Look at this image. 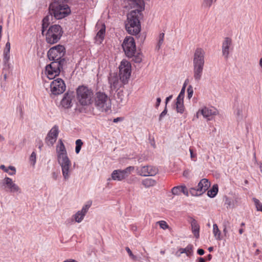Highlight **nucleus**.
<instances>
[{
	"mask_svg": "<svg viewBox=\"0 0 262 262\" xmlns=\"http://www.w3.org/2000/svg\"><path fill=\"white\" fill-rule=\"evenodd\" d=\"M259 66L261 68H262V58H261L259 60Z\"/></svg>",
	"mask_w": 262,
	"mask_h": 262,
	"instance_id": "61",
	"label": "nucleus"
},
{
	"mask_svg": "<svg viewBox=\"0 0 262 262\" xmlns=\"http://www.w3.org/2000/svg\"><path fill=\"white\" fill-rule=\"evenodd\" d=\"M65 262H76V260L72 259H68L64 261Z\"/></svg>",
	"mask_w": 262,
	"mask_h": 262,
	"instance_id": "54",
	"label": "nucleus"
},
{
	"mask_svg": "<svg viewBox=\"0 0 262 262\" xmlns=\"http://www.w3.org/2000/svg\"><path fill=\"white\" fill-rule=\"evenodd\" d=\"M197 253H198V254H199L200 255H203L204 254V251L202 249H199L197 250Z\"/></svg>",
	"mask_w": 262,
	"mask_h": 262,
	"instance_id": "49",
	"label": "nucleus"
},
{
	"mask_svg": "<svg viewBox=\"0 0 262 262\" xmlns=\"http://www.w3.org/2000/svg\"><path fill=\"white\" fill-rule=\"evenodd\" d=\"M253 200L254 203V205L255 206L257 211H262L261 203L259 202V201L258 199H257L256 198H253Z\"/></svg>",
	"mask_w": 262,
	"mask_h": 262,
	"instance_id": "40",
	"label": "nucleus"
},
{
	"mask_svg": "<svg viewBox=\"0 0 262 262\" xmlns=\"http://www.w3.org/2000/svg\"><path fill=\"white\" fill-rule=\"evenodd\" d=\"M179 252H180L179 254H178V253H176V255L178 257H180L181 254L183 253H185L187 256H190L192 255L193 252V246L189 244L187 245L185 248L179 249Z\"/></svg>",
	"mask_w": 262,
	"mask_h": 262,
	"instance_id": "28",
	"label": "nucleus"
},
{
	"mask_svg": "<svg viewBox=\"0 0 262 262\" xmlns=\"http://www.w3.org/2000/svg\"><path fill=\"white\" fill-rule=\"evenodd\" d=\"M259 169L260 172L262 173V163H260L259 164Z\"/></svg>",
	"mask_w": 262,
	"mask_h": 262,
	"instance_id": "63",
	"label": "nucleus"
},
{
	"mask_svg": "<svg viewBox=\"0 0 262 262\" xmlns=\"http://www.w3.org/2000/svg\"><path fill=\"white\" fill-rule=\"evenodd\" d=\"M218 192V186L216 184L213 185L212 188L207 192V195L210 198H214Z\"/></svg>",
	"mask_w": 262,
	"mask_h": 262,
	"instance_id": "34",
	"label": "nucleus"
},
{
	"mask_svg": "<svg viewBox=\"0 0 262 262\" xmlns=\"http://www.w3.org/2000/svg\"><path fill=\"white\" fill-rule=\"evenodd\" d=\"M244 232V229L241 228L239 230V234H242Z\"/></svg>",
	"mask_w": 262,
	"mask_h": 262,
	"instance_id": "59",
	"label": "nucleus"
},
{
	"mask_svg": "<svg viewBox=\"0 0 262 262\" xmlns=\"http://www.w3.org/2000/svg\"><path fill=\"white\" fill-rule=\"evenodd\" d=\"M189 152L190 154V158L192 161H196V154L194 153L193 150L191 148H189Z\"/></svg>",
	"mask_w": 262,
	"mask_h": 262,
	"instance_id": "45",
	"label": "nucleus"
},
{
	"mask_svg": "<svg viewBox=\"0 0 262 262\" xmlns=\"http://www.w3.org/2000/svg\"><path fill=\"white\" fill-rule=\"evenodd\" d=\"M63 31L60 26H51L45 34L46 41L51 45L57 42L62 35Z\"/></svg>",
	"mask_w": 262,
	"mask_h": 262,
	"instance_id": "6",
	"label": "nucleus"
},
{
	"mask_svg": "<svg viewBox=\"0 0 262 262\" xmlns=\"http://www.w3.org/2000/svg\"><path fill=\"white\" fill-rule=\"evenodd\" d=\"M56 152L58 163L61 167L63 180L68 181L71 177L73 168L72 162L68 157L66 147L61 140H59Z\"/></svg>",
	"mask_w": 262,
	"mask_h": 262,
	"instance_id": "2",
	"label": "nucleus"
},
{
	"mask_svg": "<svg viewBox=\"0 0 262 262\" xmlns=\"http://www.w3.org/2000/svg\"><path fill=\"white\" fill-rule=\"evenodd\" d=\"M161 102V98H157V102H156V107L157 108L159 106Z\"/></svg>",
	"mask_w": 262,
	"mask_h": 262,
	"instance_id": "50",
	"label": "nucleus"
},
{
	"mask_svg": "<svg viewBox=\"0 0 262 262\" xmlns=\"http://www.w3.org/2000/svg\"><path fill=\"white\" fill-rule=\"evenodd\" d=\"M138 173L143 177L154 176L158 172V169L152 166H144L137 168Z\"/></svg>",
	"mask_w": 262,
	"mask_h": 262,
	"instance_id": "19",
	"label": "nucleus"
},
{
	"mask_svg": "<svg viewBox=\"0 0 262 262\" xmlns=\"http://www.w3.org/2000/svg\"><path fill=\"white\" fill-rule=\"evenodd\" d=\"M156 183V181L151 178L145 179L142 182V185L146 188L154 186Z\"/></svg>",
	"mask_w": 262,
	"mask_h": 262,
	"instance_id": "31",
	"label": "nucleus"
},
{
	"mask_svg": "<svg viewBox=\"0 0 262 262\" xmlns=\"http://www.w3.org/2000/svg\"><path fill=\"white\" fill-rule=\"evenodd\" d=\"M248 105L244 103L237 104L234 107V115L237 121L243 120L247 116Z\"/></svg>",
	"mask_w": 262,
	"mask_h": 262,
	"instance_id": "14",
	"label": "nucleus"
},
{
	"mask_svg": "<svg viewBox=\"0 0 262 262\" xmlns=\"http://www.w3.org/2000/svg\"><path fill=\"white\" fill-rule=\"evenodd\" d=\"M133 56H134L133 60L135 62L140 63L142 61V55L138 54L136 56L134 55Z\"/></svg>",
	"mask_w": 262,
	"mask_h": 262,
	"instance_id": "43",
	"label": "nucleus"
},
{
	"mask_svg": "<svg viewBox=\"0 0 262 262\" xmlns=\"http://www.w3.org/2000/svg\"><path fill=\"white\" fill-rule=\"evenodd\" d=\"M82 144L83 142L81 139H77L76 141L75 152L76 154H78L80 152Z\"/></svg>",
	"mask_w": 262,
	"mask_h": 262,
	"instance_id": "38",
	"label": "nucleus"
},
{
	"mask_svg": "<svg viewBox=\"0 0 262 262\" xmlns=\"http://www.w3.org/2000/svg\"><path fill=\"white\" fill-rule=\"evenodd\" d=\"M188 82V79L185 80V81L184 82V85H185V88L186 87V84H187Z\"/></svg>",
	"mask_w": 262,
	"mask_h": 262,
	"instance_id": "64",
	"label": "nucleus"
},
{
	"mask_svg": "<svg viewBox=\"0 0 262 262\" xmlns=\"http://www.w3.org/2000/svg\"><path fill=\"white\" fill-rule=\"evenodd\" d=\"M199 262H205V259L203 257H200L199 258Z\"/></svg>",
	"mask_w": 262,
	"mask_h": 262,
	"instance_id": "55",
	"label": "nucleus"
},
{
	"mask_svg": "<svg viewBox=\"0 0 262 262\" xmlns=\"http://www.w3.org/2000/svg\"><path fill=\"white\" fill-rule=\"evenodd\" d=\"M135 169L134 166H128L124 169H117L114 170L111 177L114 181H121L126 178Z\"/></svg>",
	"mask_w": 262,
	"mask_h": 262,
	"instance_id": "12",
	"label": "nucleus"
},
{
	"mask_svg": "<svg viewBox=\"0 0 262 262\" xmlns=\"http://www.w3.org/2000/svg\"><path fill=\"white\" fill-rule=\"evenodd\" d=\"M157 224H158L160 228L162 229L165 230L169 228V226L167 224V223L164 221H160L157 222Z\"/></svg>",
	"mask_w": 262,
	"mask_h": 262,
	"instance_id": "41",
	"label": "nucleus"
},
{
	"mask_svg": "<svg viewBox=\"0 0 262 262\" xmlns=\"http://www.w3.org/2000/svg\"><path fill=\"white\" fill-rule=\"evenodd\" d=\"M66 53L65 48L62 45H57L51 48L48 52V56L50 60L53 61L64 60L62 58Z\"/></svg>",
	"mask_w": 262,
	"mask_h": 262,
	"instance_id": "9",
	"label": "nucleus"
},
{
	"mask_svg": "<svg viewBox=\"0 0 262 262\" xmlns=\"http://www.w3.org/2000/svg\"><path fill=\"white\" fill-rule=\"evenodd\" d=\"M187 97L189 99H191L192 97L193 93V90L192 86L191 85H189L187 88Z\"/></svg>",
	"mask_w": 262,
	"mask_h": 262,
	"instance_id": "42",
	"label": "nucleus"
},
{
	"mask_svg": "<svg viewBox=\"0 0 262 262\" xmlns=\"http://www.w3.org/2000/svg\"><path fill=\"white\" fill-rule=\"evenodd\" d=\"M213 0H203L202 7L205 9H209L212 5Z\"/></svg>",
	"mask_w": 262,
	"mask_h": 262,
	"instance_id": "37",
	"label": "nucleus"
},
{
	"mask_svg": "<svg viewBox=\"0 0 262 262\" xmlns=\"http://www.w3.org/2000/svg\"><path fill=\"white\" fill-rule=\"evenodd\" d=\"M66 84L63 80L61 78H57L53 80L50 83L51 95H58L66 90Z\"/></svg>",
	"mask_w": 262,
	"mask_h": 262,
	"instance_id": "11",
	"label": "nucleus"
},
{
	"mask_svg": "<svg viewBox=\"0 0 262 262\" xmlns=\"http://www.w3.org/2000/svg\"><path fill=\"white\" fill-rule=\"evenodd\" d=\"M94 93L93 90L84 85L79 86L76 89V99L80 105L85 106L90 105L93 102Z\"/></svg>",
	"mask_w": 262,
	"mask_h": 262,
	"instance_id": "3",
	"label": "nucleus"
},
{
	"mask_svg": "<svg viewBox=\"0 0 262 262\" xmlns=\"http://www.w3.org/2000/svg\"><path fill=\"white\" fill-rule=\"evenodd\" d=\"M189 222L191 225V231L194 236L196 238H199L200 237V226L198 222L193 218H191Z\"/></svg>",
	"mask_w": 262,
	"mask_h": 262,
	"instance_id": "24",
	"label": "nucleus"
},
{
	"mask_svg": "<svg viewBox=\"0 0 262 262\" xmlns=\"http://www.w3.org/2000/svg\"><path fill=\"white\" fill-rule=\"evenodd\" d=\"M171 192L174 195H179L182 192L184 195L188 196V191L185 185L175 186L171 189Z\"/></svg>",
	"mask_w": 262,
	"mask_h": 262,
	"instance_id": "25",
	"label": "nucleus"
},
{
	"mask_svg": "<svg viewBox=\"0 0 262 262\" xmlns=\"http://www.w3.org/2000/svg\"><path fill=\"white\" fill-rule=\"evenodd\" d=\"M213 250V248L212 247H210L208 248V250L209 252H212Z\"/></svg>",
	"mask_w": 262,
	"mask_h": 262,
	"instance_id": "60",
	"label": "nucleus"
},
{
	"mask_svg": "<svg viewBox=\"0 0 262 262\" xmlns=\"http://www.w3.org/2000/svg\"><path fill=\"white\" fill-rule=\"evenodd\" d=\"M125 55L128 57H133L135 53L136 48L134 38L132 36H126L122 45Z\"/></svg>",
	"mask_w": 262,
	"mask_h": 262,
	"instance_id": "10",
	"label": "nucleus"
},
{
	"mask_svg": "<svg viewBox=\"0 0 262 262\" xmlns=\"http://www.w3.org/2000/svg\"><path fill=\"white\" fill-rule=\"evenodd\" d=\"M2 186L7 189L10 192L18 193L21 192V189L15 184L12 179L9 177H5L1 182Z\"/></svg>",
	"mask_w": 262,
	"mask_h": 262,
	"instance_id": "15",
	"label": "nucleus"
},
{
	"mask_svg": "<svg viewBox=\"0 0 262 262\" xmlns=\"http://www.w3.org/2000/svg\"><path fill=\"white\" fill-rule=\"evenodd\" d=\"M109 83L112 90H116L119 89L121 84L120 81L116 75H111L109 78Z\"/></svg>",
	"mask_w": 262,
	"mask_h": 262,
	"instance_id": "27",
	"label": "nucleus"
},
{
	"mask_svg": "<svg viewBox=\"0 0 262 262\" xmlns=\"http://www.w3.org/2000/svg\"><path fill=\"white\" fill-rule=\"evenodd\" d=\"M0 169L8 173L10 176L15 175L16 172L15 167L13 166H9L8 167H6L4 165H1Z\"/></svg>",
	"mask_w": 262,
	"mask_h": 262,
	"instance_id": "30",
	"label": "nucleus"
},
{
	"mask_svg": "<svg viewBox=\"0 0 262 262\" xmlns=\"http://www.w3.org/2000/svg\"><path fill=\"white\" fill-rule=\"evenodd\" d=\"M184 95H185L184 93L180 92V94H179V95L177 98V100L183 101V99L184 98Z\"/></svg>",
	"mask_w": 262,
	"mask_h": 262,
	"instance_id": "47",
	"label": "nucleus"
},
{
	"mask_svg": "<svg viewBox=\"0 0 262 262\" xmlns=\"http://www.w3.org/2000/svg\"><path fill=\"white\" fill-rule=\"evenodd\" d=\"M213 234L216 240H221V232L216 224L213 225Z\"/></svg>",
	"mask_w": 262,
	"mask_h": 262,
	"instance_id": "33",
	"label": "nucleus"
},
{
	"mask_svg": "<svg viewBox=\"0 0 262 262\" xmlns=\"http://www.w3.org/2000/svg\"><path fill=\"white\" fill-rule=\"evenodd\" d=\"M91 205V202H88L82 206L80 210H78L73 215V218L76 223H80L83 221Z\"/></svg>",
	"mask_w": 262,
	"mask_h": 262,
	"instance_id": "18",
	"label": "nucleus"
},
{
	"mask_svg": "<svg viewBox=\"0 0 262 262\" xmlns=\"http://www.w3.org/2000/svg\"><path fill=\"white\" fill-rule=\"evenodd\" d=\"M58 135V129L57 126H54L50 130L46 139L48 145L52 146L56 142Z\"/></svg>",
	"mask_w": 262,
	"mask_h": 262,
	"instance_id": "21",
	"label": "nucleus"
},
{
	"mask_svg": "<svg viewBox=\"0 0 262 262\" xmlns=\"http://www.w3.org/2000/svg\"><path fill=\"white\" fill-rule=\"evenodd\" d=\"M210 186V183L206 179H202L199 183L198 187L191 188L190 193L193 196L200 195L204 193Z\"/></svg>",
	"mask_w": 262,
	"mask_h": 262,
	"instance_id": "13",
	"label": "nucleus"
},
{
	"mask_svg": "<svg viewBox=\"0 0 262 262\" xmlns=\"http://www.w3.org/2000/svg\"><path fill=\"white\" fill-rule=\"evenodd\" d=\"M50 15H48L46 16L42 21V35H44L45 31L46 29L48 28L49 24V20H50Z\"/></svg>",
	"mask_w": 262,
	"mask_h": 262,
	"instance_id": "35",
	"label": "nucleus"
},
{
	"mask_svg": "<svg viewBox=\"0 0 262 262\" xmlns=\"http://www.w3.org/2000/svg\"><path fill=\"white\" fill-rule=\"evenodd\" d=\"M124 2L126 8L133 9L127 14L126 30L129 34L136 35L141 31L140 18L141 12L144 10V2L143 0H124Z\"/></svg>",
	"mask_w": 262,
	"mask_h": 262,
	"instance_id": "1",
	"label": "nucleus"
},
{
	"mask_svg": "<svg viewBox=\"0 0 262 262\" xmlns=\"http://www.w3.org/2000/svg\"><path fill=\"white\" fill-rule=\"evenodd\" d=\"M73 98V96L72 94L66 93L61 101V105L65 108L71 107L72 105Z\"/></svg>",
	"mask_w": 262,
	"mask_h": 262,
	"instance_id": "22",
	"label": "nucleus"
},
{
	"mask_svg": "<svg viewBox=\"0 0 262 262\" xmlns=\"http://www.w3.org/2000/svg\"><path fill=\"white\" fill-rule=\"evenodd\" d=\"M52 178H53L54 180H56L57 179L58 174L56 172H52Z\"/></svg>",
	"mask_w": 262,
	"mask_h": 262,
	"instance_id": "51",
	"label": "nucleus"
},
{
	"mask_svg": "<svg viewBox=\"0 0 262 262\" xmlns=\"http://www.w3.org/2000/svg\"><path fill=\"white\" fill-rule=\"evenodd\" d=\"M11 45L9 41H8L5 45V48L3 51V63L5 66H8L9 62L10 59V51Z\"/></svg>",
	"mask_w": 262,
	"mask_h": 262,
	"instance_id": "23",
	"label": "nucleus"
},
{
	"mask_svg": "<svg viewBox=\"0 0 262 262\" xmlns=\"http://www.w3.org/2000/svg\"><path fill=\"white\" fill-rule=\"evenodd\" d=\"M105 32V27L104 25H102L101 28L100 30L97 32L96 36V41L100 43L102 40L104 38V34Z\"/></svg>",
	"mask_w": 262,
	"mask_h": 262,
	"instance_id": "29",
	"label": "nucleus"
},
{
	"mask_svg": "<svg viewBox=\"0 0 262 262\" xmlns=\"http://www.w3.org/2000/svg\"><path fill=\"white\" fill-rule=\"evenodd\" d=\"M119 77L120 80L123 84H126L130 77L132 73V66L130 63L126 59L121 61L119 67Z\"/></svg>",
	"mask_w": 262,
	"mask_h": 262,
	"instance_id": "8",
	"label": "nucleus"
},
{
	"mask_svg": "<svg viewBox=\"0 0 262 262\" xmlns=\"http://www.w3.org/2000/svg\"><path fill=\"white\" fill-rule=\"evenodd\" d=\"M172 98V95H170L169 96L167 97L166 98V100H165V106H167V104L168 103V102H169V101H170Z\"/></svg>",
	"mask_w": 262,
	"mask_h": 262,
	"instance_id": "48",
	"label": "nucleus"
},
{
	"mask_svg": "<svg viewBox=\"0 0 262 262\" xmlns=\"http://www.w3.org/2000/svg\"><path fill=\"white\" fill-rule=\"evenodd\" d=\"M125 250L127 251V253L128 254L129 257L133 260H136L137 257L135 255L133 254L132 251L128 247H126Z\"/></svg>",
	"mask_w": 262,
	"mask_h": 262,
	"instance_id": "44",
	"label": "nucleus"
},
{
	"mask_svg": "<svg viewBox=\"0 0 262 262\" xmlns=\"http://www.w3.org/2000/svg\"><path fill=\"white\" fill-rule=\"evenodd\" d=\"M223 232L225 234H226L227 232V227L225 225H224V227L223 229Z\"/></svg>",
	"mask_w": 262,
	"mask_h": 262,
	"instance_id": "53",
	"label": "nucleus"
},
{
	"mask_svg": "<svg viewBox=\"0 0 262 262\" xmlns=\"http://www.w3.org/2000/svg\"><path fill=\"white\" fill-rule=\"evenodd\" d=\"M5 140V138L2 135L0 134V141H4Z\"/></svg>",
	"mask_w": 262,
	"mask_h": 262,
	"instance_id": "56",
	"label": "nucleus"
},
{
	"mask_svg": "<svg viewBox=\"0 0 262 262\" xmlns=\"http://www.w3.org/2000/svg\"><path fill=\"white\" fill-rule=\"evenodd\" d=\"M65 60H60L57 61H53L46 67L45 74L49 79H52L58 76L62 68Z\"/></svg>",
	"mask_w": 262,
	"mask_h": 262,
	"instance_id": "7",
	"label": "nucleus"
},
{
	"mask_svg": "<svg viewBox=\"0 0 262 262\" xmlns=\"http://www.w3.org/2000/svg\"><path fill=\"white\" fill-rule=\"evenodd\" d=\"M94 103L96 108L101 112H107L111 108V100L103 92H97L94 97Z\"/></svg>",
	"mask_w": 262,
	"mask_h": 262,
	"instance_id": "5",
	"label": "nucleus"
},
{
	"mask_svg": "<svg viewBox=\"0 0 262 262\" xmlns=\"http://www.w3.org/2000/svg\"><path fill=\"white\" fill-rule=\"evenodd\" d=\"M118 99H120L119 102L122 103L123 102V98L122 97H121L120 98V96H120V93H118Z\"/></svg>",
	"mask_w": 262,
	"mask_h": 262,
	"instance_id": "52",
	"label": "nucleus"
},
{
	"mask_svg": "<svg viewBox=\"0 0 262 262\" xmlns=\"http://www.w3.org/2000/svg\"><path fill=\"white\" fill-rule=\"evenodd\" d=\"M36 162V154L33 151L29 157V162L30 164L34 167Z\"/></svg>",
	"mask_w": 262,
	"mask_h": 262,
	"instance_id": "36",
	"label": "nucleus"
},
{
	"mask_svg": "<svg viewBox=\"0 0 262 262\" xmlns=\"http://www.w3.org/2000/svg\"><path fill=\"white\" fill-rule=\"evenodd\" d=\"M167 113V106L165 107L164 110L162 111V112L160 114L159 117V121H161L162 118L166 115Z\"/></svg>",
	"mask_w": 262,
	"mask_h": 262,
	"instance_id": "46",
	"label": "nucleus"
},
{
	"mask_svg": "<svg viewBox=\"0 0 262 262\" xmlns=\"http://www.w3.org/2000/svg\"><path fill=\"white\" fill-rule=\"evenodd\" d=\"M207 258L208 260H210L212 258V255L211 254H209L207 256Z\"/></svg>",
	"mask_w": 262,
	"mask_h": 262,
	"instance_id": "57",
	"label": "nucleus"
},
{
	"mask_svg": "<svg viewBox=\"0 0 262 262\" xmlns=\"http://www.w3.org/2000/svg\"><path fill=\"white\" fill-rule=\"evenodd\" d=\"M200 114L207 120H211L214 116L217 115L218 112L217 110L213 107L204 106L200 109L196 113V116L197 118H199Z\"/></svg>",
	"mask_w": 262,
	"mask_h": 262,
	"instance_id": "16",
	"label": "nucleus"
},
{
	"mask_svg": "<svg viewBox=\"0 0 262 262\" xmlns=\"http://www.w3.org/2000/svg\"><path fill=\"white\" fill-rule=\"evenodd\" d=\"M119 120H120V118H117L116 119H114V122H118Z\"/></svg>",
	"mask_w": 262,
	"mask_h": 262,
	"instance_id": "62",
	"label": "nucleus"
},
{
	"mask_svg": "<svg viewBox=\"0 0 262 262\" xmlns=\"http://www.w3.org/2000/svg\"><path fill=\"white\" fill-rule=\"evenodd\" d=\"M232 45V41L230 37H225L223 41L222 45V52L223 57L228 59L230 52V49Z\"/></svg>",
	"mask_w": 262,
	"mask_h": 262,
	"instance_id": "20",
	"label": "nucleus"
},
{
	"mask_svg": "<svg viewBox=\"0 0 262 262\" xmlns=\"http://www.w3.org/2000/svg\"><path fill=\"white\" fill-rule=\"evenodd\" d=\"M49 9L51 15H53L57 19L66 17L71 12L70 8L67 5L58 2L52 3L50 5Z\"/></svg>",
	"mask_w": 262,
	"mask_h": 262,
	"instance_id": "4",
	"label": "nucleus"
},
{
	"mask_svg": "<svg viewBox=\"0 0 262 262\" xmlns=\"http://www.w3.org/2000/svg\"><path fill=\"white\" fill-rule=\"evenodd\" d=\"M205 52L204 49L198 48L195 49L193 57V66H204Z\"/></svg>",
	"mask_w": 262,
	"mask_h": 262,
	"instance_id": "17",
	"label": "nucleus"
},
{
	"mask_svg": "<svg viewBox=\"0 0 262 262\" xmlns=\"http://www.w3.org/2000/svg\"><path fill=\"white\" fill-rule=\"evenodd\" d=\"M193 66V78L196 81H199L202 78L204 66Z\"/></svg>",
	"mask_w": 262,
	"mask_h": 262,
	"instance_id": "26",
	"label": "nucleus"
},
{
	"mask_svg": "<svg viewBox=\"0 0 262 262\" xmlns=\"http://www.w3.org/2000/svg\"><path fill=\"white\" fill-rule=\"evenodd\" d=\"M176 105L177 113L181 114L184 113L185 109L183 101L177 100Z\"/></svg>",
	"mask_w": 262,
	"mask_h": 262,
	"instance_id": "32",
	"label": "nucleus"
},
{
	"mask_svg": "<svg viewBox=\"0 0 262 262\" xmlns=\"http://www.w3.org/2000/svg\"><path fill=\"white\" fill-rule=\"evenodd\" d=\"M164 33H160L159 36L158 44L157 46V48L158 50H159L161 48V46L163 44V41H164Z\"/></svg>",
	"mask_w": 262,
	"mask_h": 262,
	"instance_id": "39",
	"label": "nucleus"
},
{
	"mask_svg": "<svg viewBox=\"0 0 262 262\" xmlns=\"http://www.w3.org/2000/svg\"><path fill=\"white\" fill-rule=\"evenodd\" d=\"M185 85H183L182 89H181V92L182 93H183L185 94Z\"/></svg>",
	"mask_w": 262,
	"mask_h": 262,
	"instance_id": "58",
	"label": "nucleus"
}]
</instances>
